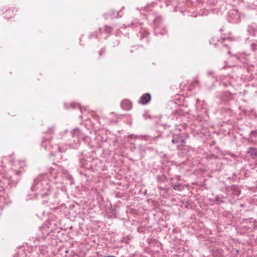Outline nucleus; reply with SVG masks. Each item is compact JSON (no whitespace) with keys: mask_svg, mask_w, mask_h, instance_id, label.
<instances>
[{"mask_svg":"<svg viewBox=\"0 0 257 257\" xmlns=\"http://www.w3.org/2000/svg\"><path fill=\"white\" fill-rule=\"evenodd\" d=\"M151 96L150 93L144 94L140 98V103L143 104L148 103L151 100Z\"/></svg>","mask_w":257,"mask_h":257,"instance_id":"obj_1","label":"nucleus"},{"mask_svg":"<svg viewBox=\"0 0 257 257\" xmlns=\"http://www.w3.org/2000/svg\"><path fill=\"white\" fill-rule=\"evenodd\" d=\"M248 154L253 157H257V149L254 148H250L248 151Z\"/></svg>","mask_w":257,"mask_h":257,"instance_id":"obj_2","label":"nucleus"},{"mask_svg":"<svg viewBox=\"0 0 257 257\" xmlns=\"http://www.w3.org/2000/svg\"><path fill=\"white\" fill-rule=\"evenodd\" d=\"M179 187H181V186H175L174 187L175 190L179 189Z\"/></svg>","mask_w":257,"mask_h":257,"instance_id":"obj_3","label":"nucleus"},{"mask_svg":"<svg viewBox=\"0 0 257 257\" xmlns=\"http://www.w3.org/2000/svg\"><path fill=\"white\" fill-rule=\"evenodd\" d=\"M125 101H124L123 103H125ZM126 103H128V101H126Z\"/></svg>","mask_w":257,"mask_h":257,"instance_id":"obj_4","label":"nucleus"}]
</instances>
